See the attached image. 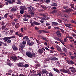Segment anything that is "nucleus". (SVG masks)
Here are the masks:
<instances>
[{
	"instance_id": "nucleus-30",
	"label": "nucleus",
	"mask_w": 76,
	"mask_h": 76,
	"mask_svg": "<svg viewBox=\"0 0 76 76\" xmlns=\"http://www.w3.org/2000/svg\"><path fill=\"white\" fill-rule=\"evenodd\" d=\"M39 34H41L42 32H43V30H39L37 31Z\"/></svg>"
},
{
	"instance_id": "nucleus-55",
	"label": "nucleus",
	"mask_w": 76,
	"mask_h": 76,
	"mask_svg": "<svg viewBox=\"0 0 76 76\" xmlns=\"http://www.w3.org/2000/svg\"><path fill=\"white\" fill-rule=\"evenodd\" d=\"M18 58L19 60H23V58H22V57H20V56H18Z\"/></svg>"
},
{
	"instance_id": "nucleus-48",
	"label": "nucleus",
	"mask_w": 76,
	"mask_h": 76,
	"mask_svg": "<svg viewBox=\"0 0 76 76\" xmlns=\"http://www.w3.org/2000/svg\"><path fill=\"white\" fill-rule=\"evenodd\" d=\"M54 29H60V28L58 27H54Z\"/></svg>"
},
{
	"instance_id": "nucleus-14",
	"label": "nucleus",
	"mask_w": 76,
	"mask_h": 76,
	"mask_svg": "<svg viewBox=\"0 0 76 76\" xmlns=\"http://www.w3.org/2000/svg\"><path fill=\"white\" fill-rule=\"evenodd\" d=\"M20 9L24 11V10H26L27 8L26 7H25V6H23L20 7Z\"/></svg>"
},
{
	"instance_id": "nucleus-9",
	"label": "nucleus",
	"mask_w": 76,
	"mask_h": 76,
	"mask_svg": "<svg viewBox=\"0 0 76 76\" xmlns=\"http://www.w3.org/2000/svg\"><path fill=\"white\" fill-rule=\"evenodd\" d=\"M11 58L14 61H15L14 62H15L16 61V60H17V57L15 56H12Z\"/></svg>"
},
{
	"instance_id": "nucleus-2",
	"label": "nucleus",
	"mask_w": 76,
	"mask_h": 76,
	"mask_svg": "<svg viewBox=\"0 0 76 76\" xmlns=\"http://www.w3.org/2000/svg\"><path fill=\"white\" fill-rule=\"evenodd\" d=\"M60 71H61L62 72H63V73H68L69 75H71L70 71V70H69V69L66 70L61 69L60 70Z\"/></svg>"
},
{
	"instance_id": "nucleus-21",
	"label": "nucleus",
	"mask_w": 76,
	"mask_h": 76,
	"mask_svg": "<svg viewBox=\"0 0 76 76\" xmlns=\"http://www.w3.org/2000/svg\"><path fill=\"white\" fill-rule=\"evenodd\" d=\"M42 74H45V73H47V70L45 69H43L42 71Z\"/></svg>"
},
{
	"instance_id": "nucleus-4",
	"label": "nucleus",
	"mask_w": 76,
	"mask_h": 76,
	"mask_svg": "<svg viewBox=\"0 0 76 76\" xmlns=\"http://www.w3.org/2000/svg\"><path fill=\"white\" fill-rule=\"evenodd\" d=\"M57 41H60L62 44L64 45V46H65V45L64 44L65 43H64V41H63L62 39H61L60 38H57V39H55Z\"/></svg>"
},
{
	"instance_id": "nucleus-36",
	"label": "nucleus",
	"mask_w": 76,
	"mask_h": 76,
	"mask_svg": "<svg viewBox=\"0 0 76 76\" xmlns=\"http://www.w3.org/2000/svg\"><path fill=\"white\" fill-rule=\"evenodd\" d=\"M20 13L21 15H23L24 13V11L21 10L20 11Z\"/></svg>"
},
{
	"instance_id": "nucleus-29",
	"label": "nucleus",
	"mask_w": 76,
	"mask_h": 76,
	"mask_svg": "<svg viewBox=\"0 0 76 76\" xmlns=\"http://www.w3.org/2000/svg\"><path fill=\"white\" fill-rule=\"evenodd\" d=\"M4 24H5V23L3 21L0 22V25H4Z\"/></svg>"
},
{
	"instance_id": "nucleus-3",
	"label": "nucleus",
	"mask_w": 76,
	"mask_h": 76,
	"mask_svg": "<svg viewBox=\"0 0 76 76\" xmlns=\"http://www.w3.org/2000/svg\"><path fill=\"white\" fill-rule=\"evenodd\" d=\"M9 39L7 38L3 39V40L4 41V42H5L6 43V42H7V44H9L10 43V42H11V40L10 39Z\"/></svg>"
},
{
	"instance_id": "nucleus-53",
	"label": "nucleus",
	"mask_w": 76,
	"mask_h": 76,
	"mask_svg": "<svg viewBox=\"0 0 76 76\" xmlns=\"http://www.w3.org/2000/svg\"><path fill=\"white\" fill-rule=\"evenodd\" d=\"M38 37L39 38H45L41 36V35L39 36Z\"/></svg>"
},
{
	"instance_id": "nucleus-13",
	"label": "nucleus",
	"mask_w": 76,
	"mask_h": 76,
	"mask_svg": "<svg viewBox=\"0 0 76 76\" xmlns=\"http://www.w3.org/2000/svg\"><path fill=\"white\" fill-rule=\"evenodd\" d=\"M27 45H29V46H32L34 44V42H31L30 43V42H27Z\"/></svg>"
},
{
	"instance_id": "nucleus-39",
	"label": "nucleus",
	"mask_w": 76,
	"mask_h": 76,
	"mask_svg": "<svg viewBox=\"0 0 76 76\" xmlns=\"http://www.w3.org/2000/svg\"><path fill=\"white\" fill-rule=\"evenodd\" d=\"M32 20H30V22L31 23V26H34V24H33V23H32Z\"/></svg>"
},
{
	"instance_id": "nucleus-63",
	"label": "nucleus",
	"mask_w": 76,
	"mask_h": 76,
	"mask_svg": "<svg viewBox=\"0 0 76 76\" xmlns=\"http://www.w3.org/2000/svg\"><path fill=\"white\" fill-rule=\"evenodd\" d=\"M64 42H67V38H64Z\"/></svg>"
},
{
	"instance_id": "nucleus-23",
	"label": "nucleus",
	"mask_w": 76,
	"mask_h": 76,
	"mask_svg": "<svg viewBox=\"0 0 76 76\" xmlns=\"http://www.w3.org/2000/svg\"><path fill=\"white\" fill-rule=\"evenodd\" d=\"M33 24H34L35 25H39L40 23H38V22H37L36 21H34Z\"/></svg>"
},
{
	"instance_id": "nucleus-40",
	"label": "nucleus",
	"mask_w": 76,
	"mask_h": 76,
	"mask_svg": "<svg viewBox=\"0 0 76 76\" xmlns=\"http://www.w3.org/2000/svg\"><path fill=\"white\" fill-rule=\"evenodd\" d=\"M19 47L20 48H24L25 47V45H23L22 44H21L19 45Z\"/></svg>"
},
{
	"instance_id": "nucleus-22",
	"label": "nucleus",
	"mask_w": 76,
	"mask_h": 76,
	"mask_svg": "<svg viewBox=\"0 0 76 76\" xmlns=\"http://www.w3.org/2000/svg\"><path fill=\"white\" fill-rule=\"evenodd\" d=\"M51 6H54L55 7H56V6H57V4L56 3L53 2V4H51Z\"/></svg>"
},
{
	"instance_id": "nucleus-52",
	"label": "nucleus",
	"mask_w": 76,
	"mask_h": 76,
	"mask_svg": "<svg viewBox=\"0 0 76 76\" xmlns=\"http://www.w3.org/2000/svg\"><path fill=\"white\" fill-rule=\"evenodd\" d=\"M15 27L16 28H19V26L18 25V24H16L15 25Z\"/></svg>"
},
{
	"instance_id": "nucleus-43",
	"label": "nucleus",
	"mask_w": 76,
	"mask_h": 76,
	"mask_svg": "<svg viewBox=\"0 0 76 76\" xmlns=\"http://www.w3.org/2000/svg\"><path fill=\"white\" fill-rule=\"evenodd\" d=\"M15 35L19 36V32L18 31H16L15 33Z\"/></svg>"
},
{
	"instance_id": "nucleus-10",
	"label": "nucleus",
	"mask_w": 76,
	"mask_h": 76,
	"mask_svg": "<svg viewBox=\"0 0 76 76\" xmlns=\"http://www.w3.org/2000/svg\"><path fill=\"white\" fill-rule=\"evenodd\" d=\"M56 34L58 35V37L59 38L61 37V33L60 32V31L58 30L56 32Z\"/></svg>"
},
{
	"instance_id": "nucleus-45",
	"label": "nucleus",
	"mask_w": 76,
	"mask_h": 76,
	"mask_svg": "<svg viewBox=\"0 0 76 76\" xmlns=\"http://www.w3.org/2000/svg\"><path fill=\"white\" fill-rule=\"evenodd\" d=\"M19 37H23V36L22 34V33H20L18 35Z\"/></svg>"
},
{
	"instance_id": "nucleus-50",
	"label": "nucleus",
	"mask_w": 76,
	"mask_h": 76,
	"mask_svg": "<svg viewBox=\"0 0 76 76\" xmlns=\"http://www.w3.org/2000/svg\"><path fill=\"white\" fill-rule=\"evenodd\" d=\"M71 8H73V9H74V8H75V7L74 6V4H71Z\"/></svg>"
},
{
	"instance_id": "nucleus-44",
	"label": "nucleus",
	"mask_w": 76,
	"mask_h": 76,
	"mask_svg": "<svg viewBox=\"0 0 76 76\" xmlns=\"http://www.w3.org/2000/svg\"><path fill=\"white\" fill-rule=\"evenodd\" d=\"M30 7H31V9H32V10H33V12H34V10H35V8L34 7H32V6H30Z\"/></svg>"
},
{
	"instance_id": "nucleus-11",
	"label": "nucleus",
	"mask_w": 76,
	"mask_h": 76,
	"mask_svg": "<svg viewBox=\"0 0 76 76\" xmlns=\"http://www.w3.org/2000/svg\"><path fill=\"white\" fill-rule=\"evenodd\" d=\"M7 64L8 66H10L12 65V63H10V60L8 59H7Z\"/></svg>"
},
{
	"instance_id": "nucleus-57",
	"label": "nucleus",
	"mask_w": 76,
	"mask_h": 76,
	"mask_svg": "<svg viewBox=\"0 0 76 76\" xmlns=\"http://www.w3.org/2000/svg\"><path fill=\"white\" fill-rule=\"evenodd\" d=\"M11 24L12 25H13V26H15V23L13 22H12L11 23Z\"/></svg>"
},
{
	"instance_id": "nucleus-19",
	"label": "nucleus",
	"mask_w": 76,
	"mask_h": 76,
	"mask_svg": "<svg viewBox=\"0 0 76 76\" xmlns=\"http://www.w3.org/2000/svg\"><path fill=\"white\" fill-rule=\"evenodd\" d=\"M12 48H13V50L14 51H17V50H18V48H17L16 46L14 47L13 46H12Z\"/></svg>"
},
{
	"instance_id": "nucleus-58",
	"label": "nucleus",
	"mask_w": 76,
	"mask_h": 76,
	"mask_svg": "<svg viewBox=\"0 0 76 76\" xmlns=\"http://www.w3.org/2000/svg\"><path fill=\"white\" fill-rule=\"evenodd\" d=\"M10 32L11 34H13V33L14 32V31L13 30H10Z\"/></svg>"
},
{
	"instance_id": "nucleus-38",
	"label": "nucleus",
	"mask_w": 76,
	"mask_h": 76,
	"mask_svg": "<svg viewBox=\"0 0 76 76\" xmlns=\"http://www.w3.org/2000/svg\"><path fill=\"white\" fill-rule=\"evenodd\" d=\"M1 4H0V8H2L4 6V5L3 4H1Z\"/></svg>"
},
{
	"instance_id": "nucleus-61",
	"label": "nucleus",
	"mask_w": 76,
	"mask_h": 76,
	"mask_svg": "<svg viewBox=\"0 0 76 76\" xmlns=\"http://www.w3.org/2000/svg\"><path fill=\"white\" fill-rule=\"evenodd\" d=\"M2 54H4V55H7V52H3Z\"/></svg>"
},
{
	"instance_id": "nucleus-34",
	"label": "nucleus",
	"mask_w": 76,
	"mask_h": 76,
	"mask_svg": "<svg viewBox=\"0 0 76 76\" xmlns=\"http://www.w3.org/2000/svg\"><path fill=\"white\" fill-rule=\"evenodd\" d=\"M42 8H43V9H45V10H46V9H47V7H46V6H42Z\"/></svg>"
},
{
	"instance_id": "nucleus-5",
	"label": "nucleus",
	"mask_w": 76,
	"mask_h": 76,
	"mask_svg": "<svg viewBox=\"0 0 76 76\" xmlns=\"http://www.w3.org/2000/svg\"><path fill=\"white\" fill-rule=\"evenodd\" d=\"M69 69H71V72H73V73H76V69H75V68L74 67H69Z\"/></svg>"
},
{
	"instance_id": "nucleus-7",
	"label": "nucleus",
	"mask_w": 76,
	"mask_h": 76,
	"mask_svg": "<svg viewBox=\"0 0 76 76\" xmlns=\"http://www.w3.org/2000/svg\"><path fill=\"white\" fill-rule=\"evenodd\" d=\"M17 66L20 67H24L23 64L20 63H18L17 64Z\"/></svg>"
},
{
	"instance_id": "nucleus-32",
	"label": "nucleus",
	"mask_w": 76,
	"mask_h": 76,
	"mask_svg": "<svg viewBox=\"0 0 76 76\" xmlns=\"http://www.w3.org/2000/svg\"><path fill=\"white\" fill-rule=\"evenodd\" d=\"M24 67L25 68L28 67H29V65L28 64H25Z\"/></svg>"
},
{
	"instance_id": "nucleus-6",
	"label": "nucleus",
	"mask_w": 76,
	"mask_h": 76,
	"mask_svg": "<svg viewBox=\"0 0 76 76\" xmlns=\"http://www.w3.org/2000/svg\"><path fill=\"white\" fill-rule=\"evenodd\" d=\"M72 11H73V10H72V9L69 8L68 9H65L64 12H66V13H70V12H72Z\"/></svg>"
},
{
	"instance_id": "nucleus-62",
	"label": "nucleus",
	"mask_w": 76,
	"mask_h": 76,
	"mask_svg": "<svg viewBox=\"0 0 76 76\" xmlns=\"http://www.w3.org/2000/svg\"><path fill=\"white\" fill-rule=\"evenodd\" d=\"M22 42L23 45H25V44H26V41H23Z\"/></svg>"
},
{
	"instance_id": "nucleus-64",
	"label": "nucleus",
	"mask_w": 76,
	"mask_h": 76,
	"mask_svg": "<svg viewBox=\"0 0 76 76\" xmlns=\"http://www.w3.org/2000/svg\"><path fill=\"white\" fill-rule=\"evenodd\" d=\"M33 76H38V74L35 73L33 75Z\"/></svg>"
},
{
	"instance_id": "nucleus-25",
	"label": "nucleus",
	"mask_w": 76,
	"mask_h": 76,
	"mask_svg": "<svg viewBox=\"0 0 76 76\" xmlns=\"http://www.w3.org/2000/svg\"><path fill=\"white\" fill-rule=\"evenodd\" d=\"M9 15V13H6L5 15H4V18L5 19H7V16Z\"/></svg>"
},
{
	"instance_id": "nucleus-51",
	"label": "nucleus",
	"mask_w": 76,
	"mask_h": 76,
	"mask_svg": "<svg viewBox=\"0 0 76 76\" xmlns=\"http://www.w3.org/2000/svg\"><path fill=\"white\" fill-rule=\"evenodd\" d=\"M35 66H37V67H40L41 66V65H40V64H37V65H35Z\"/></svg>"
},
{
	"instance_id": "nucleus-42",
	"label": "nucleus",
	"mask_w": 76,
	"mask_h": 76,
	"mask_svg": "<svg viewBox=\"0 0 76 76\" xmlns=\"http://www.w3.org/2000/svg\"><path fill=\"white\" fill-rule=\"evenodd\" d=\"M42 19V20H47V17H43Z\"/></svg>"
},
{
	"instance_id": "nucleus-35",
	"label": "nucleus",
	"mask_w": 76,
	"mask_h": 76,
	"mask_svg": "<svg viewBox=\"0 0 76 76\" xmlns=\"http://www.w3.org/2000/svg\"><path fill=\"white\" fill-rule=\"evenodd\" d=\"M57 10H53L51 12V13H56L57 12Z\"/></svg>"
},
{
	"instance_id": "nucleus-59",
	"label": "nucleus",
	"mask_w": 76,
	"mask_h": 76,
	"mask_svg": "<svg viewBox=\"0 0 76 76\" xmlns=\"http://www.w3.org/2000/svg\"><path fill=\"white\" fill-rule=\"evenodd\" d=\"M43 32L44 33H48V32L47 31L43 30Z\"/></svg>"
},
{
	"instance_id": "nucleus-17",
	"label": "nucleus",
	"mask_w": 76,
	"mask_h": 76,
	"mask_svg": "<svg viewBox=\"0 0 76 76\" xmlns=\"http://www.w3.org/2000/svg\"><path fill=\"white\" fill-rule=\"evenodd\" d=\"M27 8L29 12H33V10H31V6H28Z\"/></svg>"
},
{
	"instance_id": "nucleus-15",
	"label": "nucleus",
	"mask_w": 76,
	"mask_h": 76,
	"mask_svg": "<svg viewBox=\"0 0 76 76\" xmlns=\"http://www.w3.org/2000/svg\"><path fill=\"white\" fill-rule=\"evenodd\" d=\"M38 53H39V54H41L42 53H44V51H43L42 49H39L38 51Z\"/></svg>"
},
{
	"instance_id": "nucleus-26",
	"label": "nucleus",
	"mask_w": 76,
	"mask_h": 76,
	"mask_svg": "<svg viewBox=\"0 0 76 76\" xmlns=\"http://www.w3.org/2000/svg\"><path fill=\"white\" fill-rule=\"evenodd\" d=\"M57 50L59 51V52H61V48L59 46H58L56 47Z\"/></svg>"
},
{
	"instance_id": "nucleus-33",
	"label": "nucleus",
	"mask_w": 76,
	"mask_h": 76,
	"mask_svg": "<svg viewBox=\"0 0 76 76\" xmlns=\"http://www.w3.org/2000/svg\"><path fill=\"white\" fill-rule=\"evenodd\" d=\"M13 15L12 14L9 16V18H10L11 19H12L13 18Z\"/></svg>"
},
{
	"instance_id": "nucleus-24",
	"label": "nucleus",
	"mask_w": 76,
	"mask_h": 76,
	"mask_svg": "<svg viewBox=\"0 0 76 76\" xmlns=\"http://www.w3.org/2000/svg\"><path fill=\"white\" fill-rule=\"evenodd\" d=\"M23 39H24L26 41L28 42H31V41H30V40H29V38H24Z\"/></svg>"
},
{
	"instance_id": "nucleus-12",
	"label": "nucleus",
	"mask_w": 76,
	"mask_h": 76,
	"mask_svg": "<svg viewBox=\"0 0 76 76\" xmlns=\"http://www.w3.org/2000/svg\"><path fill=\"white\" fill-rule=\"evenodd\" d=\"M68 64H75V62H73L72 60L69 61H68Z\"/></svg>"
},
{
	"instance_id": "nucleus-60",
	"label": "nucleus",
	"mask_w": 76,
	"mask_h": 76,
	"mask_svg": "<svg viewBox=\"0 0 76 76\" xmlns=\"http://www.w3.org/2000/svg\"><path fill=\"white\" fill-rule=\"evenodd\" d=\"M68 7V6H64L63 7V8L64 9H67Z\"/></svg>"
},
{
	"instance_id": "nucleus-31",
	"label": "nucleus",
	"mask_w": 76,
	"mask_h": 76,
	"mask_svg": "<svg viewBox=\"0 0 76 76\" xmlns=\"http://www.w3.org/2000/svg\"><path fill=\"white\" fill-rule=\"evenodd\" d=\"M71 59H76V56H72L71 57Z\"/></svg>"
},
{
	"instance_id": "nucleus-20",
	"label": "nucleus",
	"mask_w": 76,
	"mask_h": 76,
	"mask_svg": "<svg viewBox=\"0 0 76 76\" xmlns=\"http://www.w3.org/2000/svg\"><path fill=\"white\" fill-rule=\"evenodd\" d=\"M52 25L54 26H56V25H58V23L56 22H53L52 23Z\"/></svg>"
},
{
	"instance_id": "nucleus-1",
	"label": "nucleus",
	"mask_w": 76,
	"mask_h": 76,
	"mask_svg": "<svg viewBox=\"0 0 76 76\" xmlns=\"http://www.w3.org/2000/svg\"><path fill=\"white\" fill-rule=\"evenodd\" d=\"M26 56L31 58V57H35V53H32L31 52H27L26 53Z\"/></svg>"
},
{
	"instance_id": "nucleus-49",
	"label": "nucleus",
	"mask_w": 76,
	"mask_h": 76,
	"mask_svg": "<svg viewBox=\"0 0 76 76\" xmlns=\"http://www.w3.org/2000/svg\"><path fill=\"white\" fill-rule=\"evenodd\" d=\"M30 14L31 15H34V13L33 12H29Z\"/></svg>"
},
{
	"instance_id": "nucleus-41",
	"label": "nucleus",
	"mask_w": 76,
	"mask_h": 76,
	"mask_svg": "<svg viewBox=\"0 0 76 76\" xmlns=\"http://www.w3.org/2000/svg\"><path fill=\"white\" fill-rule=\"evenodd\" d=\"M63 17H64V18H68L69 16H68V15L66 14H64L63 15Z\"/></svg>"
},
{
	"instance_id": "nucleus-8",
	"label": "nucleus",
	"mask_w": 76,
	"mask_h": 76,
	"mask_svg": "<svg viewBox=\"0 0 76 76\" xmlns=\"http://www.w3.org/2000/svg\"><path fill=\"white\" fill-rule=\"evenodd\" d=\"M50 60H52V61H55L58 60V58H56V57L52 56L50 58Z\"/></svg>"
},
{
	"instance_id": "nucleus-37",
	"label": "nucleus",
	"mask_w": 76,
	"mask_h": 76,
	"mask_svg": "<svg viewBox=\"0 0 76 76\" xmlns=\"http://www.w3.org/2000/svg\"><path fill=\"white\" fill-rule=\"evenodd\" d=\"M45 3H48L50 2V0H44Z\"/></svg>"
},
{
	"instance_id": "nucleus-18",
	"label": "nucleus",
	"mask_w": 76,
	"mask_h": 76,
	"mask_svg": "<svg viewBox=\"0 0 76 76\" xmlns=\"http://www.w3.org/2000/svg\"><path fill=\"white\" fill-rule=\"evenodd\" d=\"M16 10H17L16 8V7H14L12 8L11 10V11L13 12H16Z\"/></svg>"
},
{
	"instance_id": "nucleus-27",
	"label": "nucleus",
	"mask_w": 76,
	"mask_h": 76,
	"mask_svg": "<svg viewBox=\"0 0 76 76\" xmlns=\"http://www.w3.org/2000/svg\"><path fill=\"white\" fill-rule=\"evenodd\" d=\"M17 2H16L17 4H21L20 0H17Z\"/></svg>"
},
{
	"instance_id": "nucleus-56",
	"label": "nucleus",
	"mask_w": 76,
	"mask_h": 76,
	"mask_svg": "<svg viewBox=\"0 0 76 76\" xmlns=\"http://www.w3.org/2000/svg\"><path fill=\"white\" fill-rule=\"evenodd\" d=\"M49 76H53V74L51 72H50L49 73Z\"/></svg>"
},
{
	"instance_id": "nucleus-28",
	"label": "nucleus",
	"mask_w": 76,
	"mask_h": 76,
	"mask_svg": "<svg viewBox=\"0 0 76 76\" xmlns=\"http://www.w3.org/2000/svg\"><path fill=\"white\" fill-rule=\"evenodd\" d=\"M15 37L13 36L11 37H5L4 38H15Z\"/></svg>"
},
{
	"instance_id": "nucleus-47",
	"label": "nucleus",
	"mask_w": 76,
	"mask_h": 76,
	"mask_svg": "<svg viewBox=\"0 0 76 76\" xmlns=\"http://www.w3.org/2000/svg\"><path fill=\"white\" fill-rule=\"evenodd\" d=\"M38 75L37 76H41V72H37Z\"/></svg>"
},
{
	"instance_id": "nucleus-46",
	"label": "nucleus",
	"mask_w": 76,
	"mask_h": 76,
	"mask_svg": "<svg viewBox=\"0 0 76 76\" xmlns=\"http://www.w3.org/2000/svg\"><path fill=\"white\" fill-rule=\"evenodd\" d=\"M63 50H64V51H65L66 52H67V50L65 48H64Z\"/></svg>"
},
{
	"instance_id": "nucleus-16",
	"label": "nucleus",
	"mask_w": 76,
	"mask_h": 76,
	"mask_svg": "<svg viewBox=\"0 0 76 76\" xmlns=\"http://www.w3.org/2000/svg\"><path fill=\"white\" fill-rule=\"evenodd\" d=\"M53 69L56 72L58 73H60V71L58 69H56L55 68H54Z\"/></svg>"
},
{
	"instance_id": "nucleus-54",
	"label": "nucleus",
	"mask_w": 76,
	"mask_h": 76,
	"mask_svg": "<svg viewBox=\"0 0 76 76\" xmlns=\"http://www.w3.org/2000/svg\"><path fill=\"white\" fill-rule=\"evenodd\" d=\"M6 26H2V29L3 30V29H5V27Z\"/></svg>"
}]
</instances>
